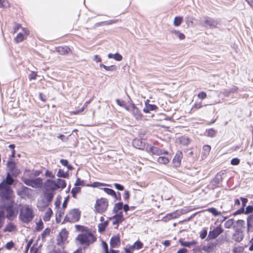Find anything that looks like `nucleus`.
<instances>
[{"label":"nucleus","instance_id":"1","mask_svg":"<svg viewBox=\"0 0 253 253\" xmlns=\"http://www.w3.org/2000/svg\"><path fill=\"white\" fill-rule=\"evenodd\" d=\"M14 182V179L9 173L6 177L0 183V197L2 199L9 200L11 197L13 191L11 186Z\"/></svg>","mask_w":253,"mask_h":253},{"label":"nucleus","instance_id":"2","mask_svg":"<svg viewBox=\"0 0 253 253\" xmlns=\"http://www.w3.org/2000/svg\"><path fill=\"white\" fill-rule=\"evenodd\" d=\"M34 217V211L31 206L25 205L20 209L19 218L22 222L29 223L32 221Z\"/></svg>","mask_w":253,"mask_h":253},{"label":"nucleus","instance_id":"3","mask_svg":"<svg viewBox=\"0 0 253 253\" xmlns=\"http://www.w3.org/2000/svg\"><path fill=\"white\" fill-rule=\"evenodd\" d=\"M76 240H77L81 245L85 246V247H87L89 245L93 243L96 240V238L90 230L86 232H84L79 234L76 237Z\"/></svg>","mask_w":253,"mask_h":253},{"label":"nucleus","instance_id":"4","mask_svg":"<svg viewBox=\"0 0 253 253\" xmlns=\"http://www.w3.org/2000/svg\"><path fill=\"white\" fill-rule=\"evenodd\" d=\"M81 214V211L78 209L70 210L64 218V222L74 223L78 221Z\"/></svg>","mask_w":253,"mask_h":253},{"label":"nucleus","instance_id":"5","mask_svg":"<svg viewBox=\"0 0 253 253\" xmlns=\"http://www.w3.org/2000/svg\"><path fill=\"white\" fill-rule=\"evenodd\" d=\"M6 211V217L10 221L13 220L17 216L18 212L17 208L14 207L13 202H11L6 206L5 208Z\"/></svg>","mask_w":253,"mask_h":253},{"label":"nucleus","instance_id":"6","mask_svg":"<svg viewBox=\"0 0 253 253\" xmlns=\"http://www.w3.org/2000/svg\"><path fill=\"white\" fill-rule=\"evenodd\" d=\"M22 181L27 185L35 188H41L43 183L42 179L38 177L35 179H29L24 178Z\"/></svg>","mask_w":253,"mask_h":253},{"label":"nucleus","instance_id":"7","mask_svg":"<svg viewBox=\"0 0 253 253\" xmlns=\"http://www.w3.org/2000/svg\"><path fill=\"white\" fill-rule=\"evenodd\" d=\"M108 207V202L107 200L103 198L97 200L95 205L96 211L99 213H102L106 211Z\"/></svg>","mask_w":253,"mask_h":253},{"label":"nucleus","instance_id":"8","mask_svg":"<svg viewBox=\"0 0 253 253\" xmlns=\"http://www.w3.org/2000/svg\"><path fill=\"white\" fill-rule=\"evenodd\" d=\"M204 23L203 25L206 27H209L211 29L216 28L219 24V21L217 19H213L209 17H204Z\"/></svg>","mask_w":253,"mask_h":253},{"label":"nucleus","instance_id":"9","mask_svg":"<svg viewBox=\"0 0 253 253\" xmlns=\"http://www.w3.org/2000/svg\"><path fill=\"white\" fill-rule=\"evenodd\" d=\"M43 187L45 191L50 192H55L57 190L56 181L51 179H47L44 182Z\"/></svg>","mask_w":253,"mask_h":253},{"label":"nucleus","instance_id":"10","mask_svg":"<svg viewBox=\"0 0 253 253\" xmlns=\"http://www.w3.org/2000/svg\"><path fill=\"white\" fill-rule=\"evenodd\" d=\"M126 110L131 112L133 116L137 120L140 119L142 117L141 111L133 103L129 106V108H126Z\"/></svg>","mask_w":253,"mask_h":253},{"label":"nucleus","instance_id":"11","mask_svg":"<svg viewBox=\"0 0 253 253\" xmlns=\"http://www.w3.org/2000/svg\"><path fill=\"white\" fill-rule=\"evenodd\" d=\"M223 232V229L221 228L220 225L217 226L216 227L213 228V229L211 231H210L209 233V235L208 236V238L209 239H215L219 234L222 233Z\"/></svg>","mask_w":253,"mask_h":253},{"label":"nucleus","instance_id":"12","mask_svg":"<svg viewBox=\"0 0 253 253\" xmlns=\"http://www.w3.org/2000/svg\"><path fill=\"white\" fill-rule=\"evenodd\" d=\"M244 234L242 231L237 229L232 237L233 240L236 242H240L243 239Z\"/></svg>","mask_w":253,"mask_h":253},{"label":"nucleus","instance_id":"13","mask_svg":"<svg viewBox=\"0 0 253 253\" xmlns=\"http://www.w3.org/2000/svg\"><path fill=\"white\" fill-rule=\"evenodd\" d=\"M181 215L180 211H176L173 212L168 213L165 217H163V220L165 222H167L169 220L176 218L179 217Z\"/></svg>","mask_w":253,"mask_h":253},{"label":"nucleus","instance_id":"14","mask_svg":"<svg viewBox=\"0 0 253 253\" xmlns=\"http://www.w3.org/2000/svg\"><path fill=\"white\" fill-rule=\"evenodd\" d=\"M133 146L138 149H143L145 148V141L142 139H134L132 142Z\"/></svg>","mask_w":253,"mask_h":253},{"label":"nucleus","instance_id":"15","mask_svg":"<svg viewBox=\"0 0 253 253\" xmlns=\"http://www.w3.org/2000/svg\"><path fill=\"white\" fill-rule=\"evenodd\" d=\"M113 218L114 220L113 221V225H116V228H118V225L120 223H121L124 219L122 212H121L118 214H116L114 216Z\"/></svg>","mask_w":253,"mask_h":253},{"label":"nucleus","instance_id":"16","mask_svg":"<svg viewBox=\"0 0 253 253\" xmlns=\"http://www.w3.org/2000/svg\"><path fill=\"white\" fill-rule=\"evenodd\" d=\"M8 168L14 175H17L19 173V170L15 169V164L12 161H8L7 163Z\"/></svg>","mask_w":253,"mask_h":253},{"label":"nucleus","instance_id":"17","mask_svg":"<svg viewBox=\"0 0 253 253\" xmlns=\"http://www.w3.org/2000/svg\"><path fill=\"white\" fill-rule=\"evenodd\" d=\"M179 243H180L181 246L183 247H186L189 248L192 247H195L196 244V242L195 240H192L191 242H186L184 241L182 239L179 240Z\"/></svg>","mask_w":253,"mask_h":253},{"label":"nucleus","instance_id":"18","mask_svg":"<svg viewBox=\"0 0 253 253\" xmlns=\"http://www.w3.org/2000/svg\"><path fill=\"white\" fill-rule=\"evenodd\" d=\"M182 154L181 152H179L176 154L175 156L173 159V163L175 167H178L180 166Z\"/></svg>","mask_w":253,"mask_h":253},{"label":"nucleus","instance_id":"19","mask_svg":"<svg viewBox=\"0 0 253 253\" xmlns=\"http://www.w3.org/2000/svg\"><path fill=\"white\" fill-rule=\"evenodd\" d=\"M147 151L153 155L158 156L162 155V150L156 147L150 146L147 149Z\"/></svg>","mask_w":253,"mask_h":253},{"label":"nucleus","instance_id":"20","mask_svg":"<svg viewBox=\"0 0 253 253\" xmlns=\"http://www.w3.org/2000/svg\"><path fill=\"white\" fill-rule=\"evenodd\" d=\"M120 244V240L119 236H113L110 240V246L112 248H115Z\"/></svg>","mask_w":253,"mask_h":253},{"label":"nucleus","instance_id":"21","mask_svg":"<svg viewBox=\"0 0 253 253\" xmlns=\"http://www.w3.org/2000/svg\"><path fill=\"white\" fill-rule=\"evenodd\" d=\"M55 192L45 191L44 192V198L48 203H50L52 201Z\"/></svg>","mask_w":253,"mask_h":253},{"label":"nucleus","instance_id":"22","mask_svg":"<svg viewBox=\"0 0 253 253\" xmlns=\"http://www.w3.org/2000/svg\"><path fill=\"white\" fill-rule=\"evenodd\" d=\"M16 230V226L13 223L10 222L6 225L5 228L3 230V232H11Z\"/></svg>","mask_w":253,"mask_h":253},{"label":"nucleus","instance_id":"23","mask_svg":"<svg viewBox=\"0 0 253 253\" xmlns=\"http://www.w3.org/2000/svg\"><path fill=\"white\" fill-rule=\"evenodd\" d=\"M178 142L184 145V146H187L188 144H190V139L188 138V137H186L185 136H181L179 138H178Z\"/></svg>","mask_w":253,"mask_h":253},{"label":"nucleus","instance_id":"24","mask_svg":"<svg viewBox=\"0 0 253 253\" xmlns=\"http://www.w3.org/2000/svg\"><path fill=\"white\" fill-rule=\"evenodd\" d=\"M157 108V106L155 105L145 103V107L143 109V111L147 113L150 112V111L156 110Z\"/></svg>","mask_w":253,"mask_h":253},{"label":"nucleus","instance_id":"25","mask_svg":"<svg viewBox=\"0 0 253 253\" xmlns=\"http://www.w3.org/2000/svg\"><path fill=\"white\" fill-rule=\"evenodd\" d=\"M56 51L59 54L64 55L69 52L70 48L68 46H59L56 48Z\"/></svg>","mask_w":253,"mask_h":253},{"label":"nucleus","instance_id":"26","mask_svg":"<svg viewBox=\"0 0 253 253\" xmlns=\"http://www.w3.org/2000/svg\"><path fill=\"white\" fill-rule=\"evenodd\" d=\"M56 182V185H57V189H63L65 188L66 186V183L65 180L61 179L60 178H58Z\"/></svg>","mask_w":253,"mask_h":253},{"label":"nucleus","instance_id":"27","mask_svg":"<svg viewBox=\"0 0 253 253\" xmlns=\"http://www.w3.org/2000/svg\"><path fill=\"white\" fill-rule=\"evenodd\" d=\"M66 237L67 234L65 231L60 233L58 237L57 244L60 245L63 243L66 240Z\"/></svg>","mask_w":253,"mask_h":253},{"label":"nucleus","instance_id":"28","mask_svg":"<svg viewBox=\"0 0 253 253\" xmlns=\"http://www.w3.org/2000/svg\"><path fill=\"white\" fill-rule=\"evenodd\" d=\"M207 211L211 213L214 216H217L219 215L225 213L226 211H223L222 212L218 211L216 209L214 208H210L206 210Z\"/></svg>","mask_w":253,"mask_h":253},{"label":"nucleus","instance_id":"29","mask_svg":"<svg viewBox=\"0 0 253 253\" xmlns=\"http://www.w3.org/2000/svg\"><path fill=\"white\" fill-rule=\"evenodd\" d=\"M222 180V174L221 173H218L214 179H213L212 182L213 185H217L219 184Z\"/></svg>","mask_w":253,"mask_h":253},{"label":"nucleus","instance_id":"30","mask_svg":"<svg viewBox=\"0 0 253 253\" xmlns=\"http://www.w3.org/2000/svg\"><path fill=\"white\" fill-rule=\"evenodd\" d=\"M52 214V210L50 208H48V210L45 212L44 215L43 217V219L44 221H47L50 220V217Z\"/></svg>","mask_w":253,"mask_h":253},{"label":"nucleus","instance_id":"31","mask_svg":"<svg viewBox=\"0 0 253 253\" xmlns=\"http://www.w3.org/2000/svg\"><path fill=\"white\" fill-rule=\"evenodd\" d=\"M171 33L174 35L175 37L178 38L180 40H183L185 38V35L178 31L172 30Z\"/></svg>","mask_w":253,"mask_h":253},{"label":"nucleus","instance_id":"32","mask_svg":"<svg viewBox=\"0 0 253 253\" xmlns=\"http://www.w3.org/2000/svg\"><path fill=\"white\" fill-rule=\"evenodd\" d=\"M108 221H104L102 223L99 224L98 226V231L101 233L103 232L105 230V228H106V226L108 225Z\"/></svg>","mask_w":253,"mask_h":253},{"label":"nucleus","instance_id":"33","mask_svg":"<svg viewBox=\"0 0 253 253\" xmlns=\"http://www.w3.org/2000/svg\"><path fill=\"white\" fill-rule=\"evenodd\" d=\"M103 190L108 195H110L114 197L115 198H117V195L115 192V191L113 190V189L107 188H104Z\"/></svg>","mask_w":253,"mask_h":253},{"label":"nucleus","instance_id":"34","mask_svg":"<svg viewBox=\"0 0 253 253\" xmlns=\"http://www.w3.org/2000/svg\"><path fill=\"white\" fill-rule=\"evenodd\" d=\"M75 227L77 231H81L83 233L86 232L87 231L90 230L87 227L80 225H76Z\"/></svg>","mask_w":253,"mask_h":253},{"label":"nucleus","instance_id":"35","mask_svg":"<svg viewBox=\"0 0 253 253\" xmlns=\"http://www.w3.org/2000/svg\"><path fill=\"white\" fill-rule=\"evenodd\" d=\"M253 224V214L249 216L247 218V226L248 230L249 231L251 227H252Z\"/></svg>","mask_w":253,"mask_h":253},{"label":"nucleus","instance_id":"36","mask_svg":"<svg viewBox=\"0 0 253 253\" xmlns=\"http://www.w3.org/2000/svg\"><path fill=\"white\" fill-rule=\"evenodd\" d=\"M123 203L122 202H120L116 204L113 209L114 212L117 213L119 210H122L123 209Z\"/></svg>","mask_w":253,"mask_h":253},{"label":"nucleus","instance_id":"37","mask_svg":"<svg viewBox=\"0 0 253 253\" xmlns=\"http://www.w3.org/2000/svg\"><path fill=\"white\" fill-rule=\"evenodd\" d=\"M157 162L160 164H167L169 162V160L166 157H159L157 159Z\"/></svg>","mask_w":253,"mask_h":253},{"label":"nucleus","instance_id":"38","mask_svg":"<svg viewBox=\"0 0 253 253\" xmlns=\"http://www.w3.org/2000/svg\"><path fill=\"white\" fill-rule=\"evenodd\" d=\"M57 176L59 177L67 178L68 177V173L67 172H65L62 169H59L58 171Z\"/></svg>","mask_w":253,"mask_h":253},{"label":"nucleus","instance_id":"39","mask_svg":"<svg viewBox=\"0 0 253 253\" xmlns=\"http://www.w3.org/2000/svg\"><path fill=\"white\" fill-rule=\"evenodd\" d=\"M182 21V17L179 16L175 17L174 19L173 24L175 26H179L181 24Z\"/></svg>","mask_w":253,"mask_h":253},{"label":"nucleus","instance_id":"40","mask_svg":"<svg viewBox=\"0 0 253 253\" xmlns=\"http://www.w3.org/2000/svg\"><path fill=\"white\" fill-rule=\"evenodd\" d=\"M24 39V35L22 33H20L15 37V38L14 39V41L16 43H18V42H20L23 41Z\"/></svg>","mask_w":253,"mask_h":253},{"label":"nucleus","instance_id":"41","mask_svg":"<svg viewBox=\"0 0 253 253\" xmlns=\"http://www.w3.org/2000/svg\"><path fill=\"white\" fill-rule=\"evenodd\" d=\"M234 223V219L233 218L227 220L224 223V227L226 228H230Z\"/></svg>","mask_w":253,"mask_h":253},{"label":"nucleus","instance_id":"42","mask_svg":"<svg viewBox=\"0 0 253 253\" xmlns=\"http://www.w3.org/2000/svg\"><path fill=\"white\" fill-rule=\"evenodd\" d=\"M132 246L134 249L139 250L142 248L143 243L139 241H137L135 242Z\"/></svg>","mask_w":253,"mask_h":253},{"label":"nucleus","instance_id":"43","mask_svg":"<svg viewBox=\"0 0 253 253\" xmlns=\"http://www.w3.org/2000/svg\"><path fill=\"white\" fill-rule=\"evenodd\" d=\"M81 188L80 187H75L73 188L71 190V193L74 198H76V195L78 193L80 192Z\"/></svg>","mask_w":253,"mask_h":253},{"label":"nucleus","instance_id":"44","mask_svg":"<svg viewBox=\"0 0 253 253\" xmlns=\"http://www.w3.org/2000/svg\"><path fill=\"white\" fill-rule=\"evenodd\" d=\"M100 66L101 67H103L104 69H105L107 71H113L116 70V68L115 66H107L104 64H101L100 65Z\"/></svg>","mask_w":253,"mask_h":253},{"label":"nucleus","instance_id":"45","mask_svg":"<svg viewBox=\"0 0 253 253\" xmlns=\"http://www.w3.org/2000/svg\"><path fill=\"white\" fill-rule=\"evenodd\" d=\"M214 247L215 245L213 243H210L204 247V250L210 252V251L213 250Z\"/></svg>","mask_w":253,"mask_h":253},{"label":"nucleus","instance_id":"46","mask_svg":"<svg viewBox=\"0 0 253 253\" xmlns=\"http://www.w3.org/2000/svg\"><path fill=\"white\" fill-rule=\"evenodd\" d=\"M215 134L216 131L212 128H211L208 130L207 135L209 137H213L215 136Z\"/></svg>","mask_w":253,"mask_h":253},{"label":"nucleus","instance_id":"47","mask_svg":"<svg viewBox=\"0 0 253 253\" xmlns=\"http://www.w3.org/2000/svg\"><path fill=\"white\" fill-rule=\"evenodd\" d=\"M116 102L118 105L125 108L126 110L127 108H129V106H127L126 105L125 102L123 101H121L119 99H117Z\"/></svg>","mask_w":253,"mask_h":253},{"label":"nucleus","instance_id":"48","mask_svg":"<svg viewBox=\"0 0 253 253\" xmlns=\"http://www.w3.org/2000/svg\"><path fill=\"white\" fill-rule=\"evenodd\" d=\"M4 218V212H3V211H0V229L3 226Z\"/></svg>","mask_w":253,"mask_h":253},{"label":"nucleus","instance_id":"49","mask_svg":"<svg viewBox=\"0 0 253 253\" xmlns=\"http://www.w3.org/2000/svg\"><path fill=\"white\" fill-rule=\"evenodd\" d=\"M253 212V206H248L246 207V210H244L245 214H249Z\"/></svg>","mask_w":253,"mask_h":253},{"label":"nucleus","instance_id":"50","mask_svg":"<svg viewBox=\"0 0 253 253\" xmlns=\"http://www.w3.org/2000/svg\"><path fill=\"white\" fill-rule=\"evenodd\" d=\"M9 6L7 0H0V7H6Z\"/></svg>","mask_w":253,"mask_h":253},{"label":"nucleus","instance_id":"51","mask_svg":"<svg viewBox=\"0 0 253 253\" xmlns=\"http://www.w3.org/2000/svg\"><path fill=\"white\" fill-rule=\"evenodd\" d=\"M236 224L238 227H244L245 225V221L242 219H239L236 221Z\"/></svg>","mask_w":253,"mask_h":253},{"label":"nucleus","instance_id":"52","mask_svg":"<svg viewBox=\"0 0 253 253\" xmlns=\"http://www.w3.org/2000/svg\"><path fill=\"white\" fill-rule=\"evenodd\" d=\"M45 176L46 177H49L51 178H55V175L53 174L52 171L47 170L45 173Z\"/></svg>","mask_w":253,"mask_h":253},{"label":"nucleus","instance_id":"53","mask_svg":"<svg viewBox=\"0 0 253 253\" xmlns=\"http://www.w3.org/2000/svg\"><path fill=\"white\" fill-rule=\"evenodd\" d=\"M113 58L117 61H120L122 60L123 57L119 53H116L114 54Z\"/></svg>","mask_w":253,"mask_h":253},{"label":"nucleus","instance_id":"54","mask_svg":"<svg viewBox=\"0 0 253 253\" xmlns=\"http://www.w3.org/2000/svg\"><path fill=\"white\" fill-rule=\"evenodd\" d=\"M134 250L135 249L132 245L129 246L128 248L125 249V251L126 253H133V252Z\"/></svg>","mask_w":253,"mask_h":253},{"label":"nucleus","instance_id":"55","mask_svg":"<svg viewBox=\"0 0 253 253\" xmlns=\"http://www.w3.org/2000/svg\"><path fill=\"white\" fill-rule=\"evenodd\" d=\"M244 213V209L243 208V207H241L240 209H238L236 211H235L233 213V215L235 216L236 215H238V214H241V213Z\"/></svg>","mask_w":253,"mask_h":253},{"label":"nucleus","instance_id":"56","mask_svg":"<svg viewBox=\"0 0 253 253\" xmlns=\"http://www.w3.org/2000/svg\"><path fill=\"white\" fill-rule=\"evenodd\" d=\"M207 235V231L206 229H203L200 233V236L201 239H203L206 238Z\"/></svg>","mask_w":253,"mask_h":253},{"label":"nucleus","instance_id":"57","mask_svg":"<svg viewBox=\"0 0 253 253\" xmlns=\"http://www.w3.org/2000/svg\"><path fill=\"white\" fill-rule=\"evenodd\" d=\"M75 185V186H83L84 185V181L78 178Z\"/></svg>","mask_w":253,"mask_h":253},{"label":"nucleus","instance_id":"58","mask_svg":"<svg viewBox=\"0 0 253 253\" xmlns=\"http://www.w3.org/2000/svg\"><path fill=\"white\" fill-rule=\"evenodd\" d=\"M203 149L206 154H208L211 150V147L210 145H206L204 146Z\"/></svg>","mask_w":253,"mask_h":253},{"label":"nucleus","instance_id":"59","mask_svg":"<svg viewBox=\"0 0 253 253\" xmlns=\"http://www.w3.org/2000/svg\"><path fill=\"white\" fill-rule=\"evenodd\" d=\"M240 163V160L238 158H233L231 161V164L232 165H238Z\"/></svg>","mask_w":253,"mask_h":253},{"label":"nucleus","instance_id":"60","mask_svg":"<svg viewBox=\"0 0 253 253\" xmlns=\"http://www.w3.org/2000/svg\"><path fill=\"white\" fill-rule=\"evenodd\" d=\"M43 228V223L42 221L37 224L36 230L37 231H40Z\"/></svg>","mask_w":253,"mask_h":253},{"label":"nucleus","instance_id":"61","mask_svg":"<svg viewBox=\"0 0 253 253\" xmlns=\"http://www.w3.org/2000/svg\"><path fill=\"white\" fill-rule=\"evenodd\" d=\"M198 97L200 99H204L206 98L207 94L205 92L202 91L198 94Z\"/></svg>","mask_w":253,"mask_h":253},{"label":"nucleus","instance_id":"62","mask_svg":"<svg viewBox=\"0 0 253 253\" xmlns=\"http://www.w3.org/2000/svg\"><path fill=\"white\" fill-rule=\"evenodd\" d=\"M240 199L242 201V207H243V208L244 209L245 207L246 206V204L248 202V200L247 198L243 197H241Z\"/></svg>","mask_w":253,"mask_h":253},{"label":"nucleus","instance_id":"63","mask_svg":"<svg viewBox=\"0 0 253 253\" xmlns=\"http://www.w3.org/2000/svg\"><path fill=\"white\" fill-rule=\"evenodd\" d=\"M114 186L117 189L119 190L123 191L124 189V187L123 185L118 183H114Z\"/></svg>","mask_w":253,"mask_h":253},{"label":"nucleus","instance_id":"64","mask_svg":"<svg viewBox=\"0 0 253 253\" xmlns=\"http://www.w3.org/2000/svg\"><path fill=\"white\" fill-rule=\"evenodd\" d=\"M50 230L48 229H45L42 234V238H44L47 235L49 234Z\"/></svg>","mask_w":253,"mask_h":253}]
</instances>
